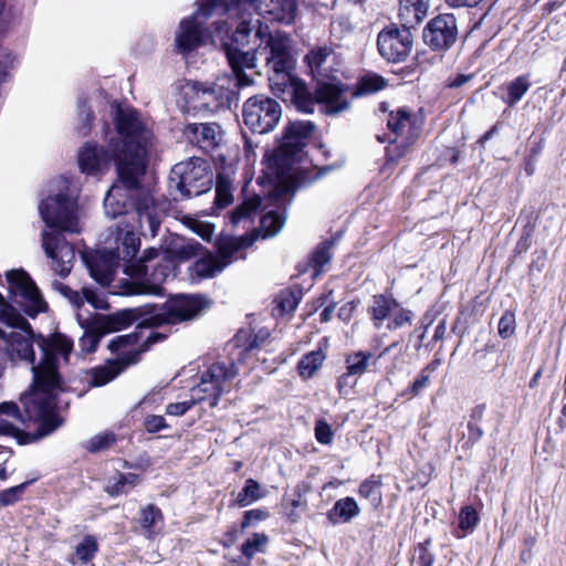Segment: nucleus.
Returning <instances> with one entry per match:
<instances>
[{
  "mask_svg": "<svg viewBox=\"0 0 566 566\" xmlns=\"http://www.w3.org/2000/svg\"><path fill=\"white\" fill-rule=\"evenodd\" d=\"M223 50L232 69V75H222L212 84L193 83L186 87L188 103L196 111L216 112L230 107L238 101V90L250 86L253 81L244 70L256 66V56H263L272 71L269 76L274 94L290 95L295 107L312 113L316 104L328 115H336L349 107L348 93L336 83L318 82L314 98L310 97L304 84L292 74L293 59L290 38L286 33H272L260 19L241 21L231 35V42H223Z\"/></svg>",
  "mask_w": 566,
  "mask_h": 566,
  "instance_id": "obj_1",
  "label": "nucleus"
},
{
  "mask_svg": "<svg viewBox=\"0 0 566 566\" xmlns=\"http://www.w3.org/2000/svg\"><path fill=\"white\" fill-rule=\"evenodd\" d=\"M116 136L107 145L85 143L77 155L78 167L86 175L97 176L114 164L118 182L104 199L105 213L111 218L132 214L137 218L140 234L154 238L160 226V210L149 190L140 186L154 146L151 123L133 107H117Z\"/></svg>",
  "mask_w": 566,
  "mask_h": 566,
  "instance_id": "obj_2",
  "label": "nucleus"
},
{
  "mask_svg": "<svg viewBox=\"0 0 566 566\" xmlns=\"http://www.w3.org/2000/svg\"><path fill=\"white\" fill-rule=\"evenodd\" d=\"M116 248L98 251L94 255L82 253V260L91 276L101 285H108L115 269L123 262V272L132 279L122 282V294L139 295L163 293V284L175 276V261L159 249L149 248L135 259L140 248L139 237L130 229L118 228Z\"/></svg>",
  "mask_w": 566,
  "mask_h": 566,
  "instance_id": "obj_3",
  "label": "nucleus"
},
{
  "mask_svg": "<svg viewBox=\"0 0 566 566\" xmlns=\"http://www.w3.org/2000/svg\"><path fill=\"white\" fill-rule=\"evenodd\" d=\"M14 331L0 337V344L13 364L30 366L33 374V385L30 392L22 395V401L32 415H40L43 399L50 395L59 396L65 390V384L59 373L60 360L67 361L73 348V342L62 334L45 338L35 334L30 324L15 326Z\"/></svg>",
  "mask_w": 566,
  "mask_h": 566,
  "instance_id": "obj_4",
  "label": "nucleus"
},
{
  "mask_svg": "<svg viewBox=\"0 0 566 566\" xmlns=\"http://www.w3.org/2000/svg\"><path fill=\"white\" fill-rule=\"evenodd\" d=\"M39 213L45 223L41 232V245L52 261V269L60 277H66L75 261L74 247L63 232L81 233L80 209L76 196L70 190V181L59 178L50 185V193L39 203Z\"/></svg>",
  "mask_w": 566,
  "mask_h": 566,
  "instance_id": "obj_5",
  "label": "nucleus"
},
{
  "mask_svg": "<svg viewBox=\"0 0 566 566\" xmlns=\"http://www.w3.org/2000/svg\"><path fill=\"white\" fill-rule=\"evenodd\" d=\"M260 0H198L197 10L179 22L175 33V46L178 53L187 55L205 45L213 38L208 20L214 15H241L256 11ZM245 20L242 18L241 21Z\"/></svg>",
  "mask_w": 566,
  "mask_h": 566,
  "instance_id": "obj_6",
  "label": "nucleus"
},
{
  "mask_svg": "<svg viewBox=\"0 0 566 566\" xmlns=\"http://www.w3.org/2000/svg\"><path fill=\"white\" fill-rule=\"evenodd\" d=\"M10 303L0 293V322L8 326H21L25 318L19 308L30 317L48 310L40 290L24 270H10L6 274Z\"/></svg>",
  "mask_w": 566,
  "mask_h": 566,
  "instance_id": "obj_7",
  "label": "nucleus"
},
{
  "mask_svg": "<svg viewBox=\"0 0 566 566\" xmlns=\"http://www.w3.org/2000/svg\"><path fill=\"white\" fill-rule=\"evenodd\" d=\"M315 126L310 120H295L285 129L280 146L268 159V175L277 182L285 184L292 178L293 165L302 158Z\"/></svg>",
  "mask_w": 566,
  "mask_h": 566,
  "instance_id": "obj_8",
  "label": "nucleus"
},
{
  "mask_svg": "<svg viewBox=\"0 0 566 566\" xmlns=\"http://www.w3.org/2000/svg\"><path fill=\"white\" fill-rule=\"evenodd\" d=\"M205 302L198 295L178 294L170 297L160 307L147 305L138 307L137 329L175 325L195 318L203 308Z\"/></svg>",
  "mask_w": 566,
  "mask_h": 566,
  "instance_id": "obj_9",
  "label": "nucleus"
},
{
  "mask_svg": "<svg viewBox=\"0 0 566 566\" xmlns=\"http://www.w3.org/2000/svg\"><path fill=\"white\" fill-rule=\"evenodd\" d=\"M108 348L112 353L118 355L116 361H109L105 366H99L91 371L88 382L92 386H104L113 380L125 367L136 364L140 355L147 349L146 342H142L138 332L118 335L111 339Z\"/></svg>",
  "mask_w": 566,
  "mask_h": 566,
  "instance_id": "obj_10",
  "label": "nucleus"
},
{
  "mask_svg": "<svg viewBox=\"0 0 566 566\" xmlns=\"http://www.w3.org/2000/svg\"><path fill=\"white\" fill-rule=\"evenodd\" d=\"M57 396L50 395V399H43L40 407H43L40 415H32L27 405L21 400L24 411L30 420L39 422V427L34 432H25L21 430L12 418L0 417V434L14 438L19 444H30L42 440L50 436L62 426V418L55 412Z\"/></svg>",
  "mask_w": 566,
  "mask_h": 566,
  "instance_id": "obj_11",
  "label": "nucleus"
},
{
  "mask_svg": "<svg viewBox=\"0 0 566 566\" xmlns=\"http://www.w3.org/2000/svg\"><path fill=\"white\" fill-rule=\"evenodd\" d=\"M212 174L207 161L192 157L176 164L169 176V188L178 192L180 198L199 196L210 190Z\"/></svg>",
  "mask_w": 566,
  "mask_h": 566,
  "instance_id": "obj_12",
  "label": "nucleus"
},
{
  "mask_svg": "<svg viewBox=\"0 0 566 566\" xmlns=\"http://www.w3.org/2000/svg\"><path fill=\"white\" fill-rule=\"evenodd\" d=\"M237 376L238 368L232 360L213 363L201 371L199 382L190 394L195 401L216 407L220 397L231 391Z\"/></svg>",
  "mask_w": 566,
  "mask_h": 566,
  "instance_id": "obj_13",
  "label": "nucleus"
},
{
  "mask_svg": "<svg viewBox=\"0 0 566 566\" xmlns=\"http://www.w3.org/2000/svg\"><path fill=\"white\" fill-rule=\"evenodd\" d=\"M254 238L248 234L240 237L222 235L217 242V255L208 253L189 266L191 277L208 279L222 272L235 261V254L253 244Z\"/></svg>",
  "mask_w": 566,
  "mask_h": 566,
  "instance_id": "obj_14",
  "label": "nucleus"
},
{
  "mask_svg": "<svg viewBox=\"0 0 566 566\" xmlns=\"http://www.w3.org/2000/svg\"><path fill=\"white\" fill-rule=\"evenodd\" d=\"M281 116V105L275 99L262 94L249 97L243 104V122L256 134H266L273 130Z\"/></svg>",
  "mask_w": 566,
  "mask_h": 566,
  "instance_id": "obj_15",
  "label": "nucleus"
},
{
  "mask_svg": "<svg viewBox=\"0 0 566 566\" xmlns=\"http://www.w3.org/2000/svg\"><path fill=\"white\" fill-rule=\"evenodd\" d=\"M139 312V310L127 308L103 317L96 327L83 333L78 340L81 350L85 354L94 352L104 335L120 331L137 322Z\"/></svg>",
  "mask_w": 566,
  "mask_h": 566,
  "instance_id": "obj_16",
  "label": "nucleus"
},
{
  "mask_svg": "<svg viewBox=\"0 0 566 566\" xmlns=\"http://www.w3.org/2000/svg\"><path fill=\"white\" fill-rule=\"evenodd\" d=\"M413 38L407 28H386L377 38L379 54L388 62H403L412 50Z\"/></svg>",
  "mask_w": 566,
  "mask_h": 566,
  "instance_id": "obj_17",
  "label": "nucleus"
},
{
  "mask_svg": "<svg viewBox=\"0 0 566 566\" xmlns=\"http://www.w3.org/2000/svg\"><path fill=\"white\" fill-rule=\"evenodd\" d=\"M424 43L433 51H447L457 41V19L451 13H443L431 19L423 29Z\"/></svg>",
  "mask_w": 566,
  "mask_h": 566,
  "instance_id": "obj_18",
  "label": "nucleus"
},
{
  "mask_svg": "<svg viewBox=\"0 0 566 566\" xmlns=\"http://www.w3.org/2000/svg\"><path fill=\"white\" fill-rule=\"evenodd\" d=\"M379 109L382 113L389 112L387 127L396 136L395 139L415 143L421 133V119L406 107H397L389 111V104L381 103Z\"/></svg>",
  "mask_w": 566,
  "mask_h": 566,
  "instance_id": "obj_19",
  "label": "nucleus"
},
{
  "mask_svg": "<svg viewBox=\"0 0 566 566\" xmlns=\"http://www.w3.org/2000/svg\"><path fill=\"white\" fill-rule=\"evenodd\" d=\"M186 139L203 151L213 150L222 140V129L216 123H192L184 129Z\"/></svg>",
  "mask_w": 566,
  "mask_h": 566,
  "instance_id": "obj_20",
  "label": "nucleus"
},
{
  "mask_svg": "<svg viewBox=\"0 0 566 566\" xmlns=\"http://www.w3.org/2000/svg\"><path fill=\"white\" fill-rule=\"evenodd\" d=\"M335 53L331 46H316L313 48L305 56V61L313 74V76H321L323 78H332L335 64Z\"/></svg>",
  "mask_w": 566,
  "mask_h": 566,
  "instance_id": "obj_21",
  "label": "nucleus"
},
{
  "mask_svg": "<svg viewBox=\"0 0 566 566\" xmlns=\"http://www.w3.org/2000/svg\"><path fill=\"white\" fill-rule=\"evenodd\" d=\"M297 10L296 0H271L266 4L264 18L281 24H291L295 20Z\"/></svg>",
  "mask_w": 566,
  "mask_h": 566,
  "instance_id": "obj_22",
  "label": "nucleus"
},
{
  "mask_svg": "<svg viewBox=\"0 0 566 566\" xmlns=\"http://www.w3.org/2000/svg\"><path fill=\"white\" fill-rule=\"evenodd\" d=\"M360 507L357 501L352 496L337 500L333 507L327 512V520L333 525L349 523L358 516Z\"/></svg>",
  "mask_w": 566,
  "mask_h": 566,
  "instance_id": "obj_23",
  "label": "nucleus"
},
{
  "mask_svg": "<svg viewBox=\"0 0 566 566\" xmlns=\"http://www.w3.org/2000/svg\"><path fill=\"white\" fill-rule=\"evenodd\" d=\"M399 303L390 295H374L369 306V313L376 328H379L386 319L391 317Z\"/></svg>",
  "mask_w": 566,
  "mask_h": 566,
  "instance_id": "obj_24",
  "label": "nucleus"
},
{
  "mask_svg": "<svg viewBox=\"0 0 566 566\" xmlns=\"http://www.w3.org/2000/svg\"><path fill=\"white\" fill-rule=\"evenodd\" d=\"M52 287L76 308H80L85 302L90 303L95 308L97 307V296L92 289L83 287L82 293H80L60 281H53Z\"/></svg>",
  "mask_w": 566,
  "mask_h": 566,
  "instance_id": "obj_25",
  "label": "nucleus"
},
{
  "mask_svg": "<svg viewBox=\"0 0 566 566\" xmlns=\"http://www.w3.org/2000/svg\"><path fill=\"white\" fill-rule=\"evenodd\" d=\"M260 206L261 198L259 196H254L252 198L244 200L230 214V222L233 226L243 223L245 227L247 224H251L253 219L258 214Z\"/></svg>",
  "mask_w": 566,
  "mask_h": 566,
  "instance_id": "obj_26",
  "label": "nucleus"
},
{
  "mask_svg": "<svg viewBox=\"0 0 566 566\" xmlns=\"http://www.w3.org/2000/svg\"><path fill=\"white\" fill-rule=\"evenodd\" d=\"M371 355L367 352H357L346 358L347 373L339 380V386L347 385L350 377L361 376L368 368Z\"/></svg>",
  "mask_w": 566,
  "mask_h": 566,
  "instance_id": "obj_27",
  "label": "nucleus"
},
{
  "mask_svg": "<svg viewBox=\"0 0 566 566\" xmlns=\"http://www.w3.org/2000/svg\"><path fill=\"white\" fill-rule=\"evenodd\" d=\"M139 483V475L135 473H117L108 480L105 491L111 496L127 494Z\"/></svg>",
  "mask_w": 566,
  "mask_h": 566,
  "instance_id": "obj_28",
  "label": "nucleus"
},
{
  "mask_svg": "<svg viewBox=\"0 0 566 566\" xmlns=\"http://www.w3.org/2000/svg\"><path fill=\"white\" fill-rule=\"evenodd\" d=\"M381 486V476L373 474L360 483L358 494L368 500L374 507H378L382 503Z\"/></svg>",
  "mask_w": 566,
  "mask_h": 566,
  "instance_id": "obj_29",
  "label": "nucleus"
},
{
  "mask_svg": "<svg viewBox=\"0 0 566 566\" xmlns=\"http://www.w3.org/2000/svg\"><path fill=\"white\" fill-rule=\"evenodd\" d=\"M265 495L266 491L262 489L258 481L248 479L242 490L238 493L234 503L239 507H245L263 499Z\"/></svg>",
  "mask_w": 566,
  "mask_h": 566,
  "instance_id": "obj_30",
  "label": "nucleus"
},
{
  "mask_svg": "<svg viewBox=\"0 0 566 566\" xmlns=\"http://www.w3.org/2000/svg\"><path fill=\"white\" fill-rule=\"evenodd\" d=\"M458 518V528L454 531L457 538H463L468 534H471L480 521L476 510L471 505L463 506L460 510Z\"/></svg>",
  "mask_w": 566,
  "mask_h": 566,
  "instance_id": "obj_31",
  "label": "nucleus"
},
{
  "mask_svg": "<svg viewBox=\"0 0 566 566\" xmlns=\"http://www.w3.org/2000/svg\"><path fill=\"white\" fill-rule=\"evenodd\" d=\"M531 85L528 75L524 74L515 77L506 84L507 97L504 102L511 107L516 105L530 90Z\"/></svg>",
  "mask_w": 566,
  "mask_h": 566,
  "instance_id": "obj_32",
  "label": "nucleus"
},
{
  "mask_svg": "<svg viewBox=\"0 0 566 566\" xmlns=\"http://www.w3.org/2000/svg\"><path fill=\"white\" fill-rule=\"evenodd\" d=\"M285 211L270 210L261 218V231L263 237L277 234L285 224Z\"/></svg>",
  "mask_w": 566,
  "mask_h": 566,
  "instance_id": "obj_33",
  "label": "nucleus"
},
{
  "mask_svg": "<svg viewBox=\"0 0 566 566\" xmlns=\"http://www.w3.org/2000/svg\"><path fill=\"white\" fill-rule=\"evenodd\" d=\"M413 144L402 139L390 140V145L386 148V164L382 171L391 170L407 155Z\"/></svg>",
  "mask_w": 566,
  "mask_h": 566,
  "instance_id": "obj_34",
  "label": "nucleus"
},
{
  "mask_svg": "<svg viewBox=\"0 0 566 566\" xmlns=\"http://www.w3.org/2000/svg\"><path fill=\"white\" fill-rule=\"evenodd\" d=\"M97 549L98 546L95 537L92 535H87L83 538L81 543L77 544L75 553L71 557L70 562L73 565H76L78 563L86 564L93 559Z\"/></svg>",
  "mask_w": 566,
  "mask_h": 566,
  "instance_id": "obj_35",
  "label": "nucleus"
},
{
  "mask_svg": "<svg viewBox=\"0 0 566 566\" xmlns=\"http://www.w3.org/2000/svg\"><path fill=\"white\" fill-rule=\"evenodd\" d=\"M324 355L322 352H311L306 354L298 363L297 369L303 378L312 377L315 371L322 366Z\"/></svg>",
  "mask_w": 566,
  "mask_h": 566,
  "instance_id": "obj_36",
  "label": "nucleus"
},
{
  "mask_svg": "<svg viewBox=\"0 0 566 566\" xmlns=\"http://www.w3.org/2000/svg\"><path fill=\"white\" fill-rule=\"evenodd\" d=\"M115 442V433L112 431H104L85 441L84 448L90 452H98L111 448Z\"/></svg>",
  "mask_w": 566,
  "mask_h": 566,
  "instance_id": "obj_37",
  "label": "nucleus"
},
{
  "mask_svg": "<svg viewBox=\"0 0 566 566\" xmlns=\"http://www.w3.org/2000/svg\"><path fill=\"white\" fill-rule=\"evenodd\" d=\"M268 542L269 538L265 534L254 533L251 538L242 544L241 552L248 559H251L256 553L264 551Z\"/></svg>",
  "mask_w": 566,
  "mask_h": 566,
  "instance_id": "obj_38",
  "label": "nucleus"
},
{
  "mask_svg": "<svg viewBox=\"0 0 566 566\" xmlns=\"http://www.w3.org/2000/svg\"><path fill=\"white\" fill-rule=\"evenodd\" d=\"M413 314L411 311L403 308L400 304L392 312L391 317L388 319L387 328L395 331L412 324Z\"/></svg>",
  "mask_w": 566,
  "mask_h": 566,
  "instance_id": "obj_39",
  "label": "nucleus"
},
{
  "mask_svg": "<svg viewBox=\"0 0 566 566\" xmlns=\"http://www.w3.org/2000/svg\"><path fill=\"white\" fill-rule=\"evenodd\" d=\"M160 521L161 512L158 507L148 505L140 510V524L147 532L153 533Z\"/></svg>",
  "mask_w": 566,
  "mask_h": 566,
  "instance_id": "obj_40",
  "label": "nucleus"
},
{
  "mask_svg": "<svg viewBox=\"0 0 566 566\" xmlns=\"http://www.w3.org/2000/svg\"><path fill=\"white\" fill-rule=\"evenodd\" d=\"M300 301V293L284 291L276 298L277 308L280 310L281 314H291L296 310Z\"/></svg>",
  "mask_w": 566,
  "mask_h": 566,
  "instance_id": "obj_41",
  "label": "nucleus"
},
{
  "mask_svg": "<svg viewBox=\"0 0 566 566\" xmlns=\"http://www.w3.org/2000/svg\"><path fill=\"white\" fill-rule=\"evenodd\" d=\"M35 479L25 481L19 485L0 491V506H8L17 503L28 485H30Z\"/></svg>",
  "mask_w": 566,
  "mask_h": 566,
  "instance_id": "obj_42",
  "label": "nucleus"
},
{
  "mask_svg": "<svg viewBox=\"0 0 566 566\" xmlns=\"http://www.w3.org/2000/svg\"><path fill=\"white\" fill-rule=\"evenodd\" d=\"M386 86L384 77L377 74H367L359 81V92L363 94H373Z\"/></svg>",
  "mask_w": 566,
  "mask_h": 566,
  "instance_id": "obj_43",
  "label": "nucleus"
},
{
  "mask_svg": "<svg viewBox=\"0 0 566 566\" xmlns=\"http://www.w3.org/2000/svg\"><path fill=\"white\" fill-rule=\"evenodd\" d=\"M516 329L515 313L512 311H505L501 316L497 324V333L503 338H510L513 336Z\"/></svg>",
  "mask_w": 566,
  "mask_h": 566,
  "instance_id": "obj_44",
  "label": "nucleus"
},
{
  "mask_svg": "<svg viewBox=\"0 0 566 566\" xmlns=\"http://www.w3.org/2000/svg\"><path fill=\"white\" fill-rule=\"evenodd\" d=\"M329 250H331V244L323 243L313 253L312 261L316 268L317 273H319L323 270V268L329 262V260L332 258Z\"/></svg>",
  "mask_w": 566,
  "mask_h": 566,
  "instance_id": "obj_45",
  "label": "nucleus"
},
{
  "mask_svg": "<svg viewBox=\"0 0 566 566\" xmlns=\"http://www.w3.org/2000/svg\"><path fill=\"white\" fill-rule=\"evenodd\" d=\"M400 10L410 11V7L412 8L413 17L417 22L421 21L427 12V4L423 0H401Z\"/></svg>",
  "mask_w": 566,
  "mask_h": 566,
  "instance_id": "obj_46",
  "label": "nucleus"
},
{
  "mask_svg": "<svg viewBox=\"0 0 566 566\" xmlns=\"http://www.w3.org/2000/svg\"><path fill=\"white\" fill-rule=\"evenodd\" d=\"M232 200L230 186L223 181H219L216 189L214 203L218 208L227 207Z\"/></svg>",
  "mask_w": 566,
  "mask_h": 566,
  "instance_id": "obj_47",
  "label": "nucleus"
},
{
  "mask_svg": "<svg viewBox=\"0 0 566 566\" xmlns=\"http://www.w3.org/2000/svg\"><path fill=\"white\" fill-rule=\"evenodd\" d=\"M305 505V501L302 500L301 494L293 499L284 500V509L287 518L292 522H296L300 518V514L296 512V509Z\"/></svg>",
  "mask_w": 566,
  "mask_h": 566,
  "instance_id": "obj_48",
  "label": "nucleus"
},
{
  "mask_svg": "<svg viewBox=\"0 0 566 566\" xmlns=\"http://www.w3.org/2000/svg\"><path fill=\"white\" fill-rule=\"evenodd\" d=\"M315 438L322 444H329L333 440L331 426L324 420H317L315 423Z\"/></svg>",
  "mask_w": 566,
  "mask_h": 566,
  "instance_id": "obj_49",
  "label": "nucleus"
},
{
  "mask_svg": "<svg viewBox=\"0 0 566 566\" xmlns=\"http://www.w3.org/2000/svg\"><path fill=\"white\" fill-rule=\"evenodd\" d=\"M270 338V332L268 328H260L256 332H254L250 339L248 345L244 348V352H249L252 349H256L261 347L265 342Z\"/></svg>",
  "mask_w": 566,
  "mask_h": 566,
  "instance_id": "obj_50",
  "label": "nucleus"
},
{
  "mask_svg": "<svg viewBox=\"0 0 566 566\" xmlns=\"http://www.w3.org/2000/svg\"><path fill=\"white\" fill-rule=\"evenodd\" d=\"M78 116L83 122L82 126L80 127V134L85 136L91 129V122L93 119V114L85 102L78 104Z\"/></svg>",
  "mask_w": 566,
  "mask_h": 566,
  "instance_id": "obj_51",
  "label": "nucleus"
},
{
  "mask_svg": "<svg viewBox=\"0 0 566 566\" xmlns=\"http://www.w3.org/2000/svg\"><path fill=\"white\" fill-rule=\"evenodd\" d=\"M200 401H195L193 398L189 401H181L169 403L166 407V413L169 416H182L185 415L195 403H199Z\"/></svg>",
  "mask_w": 566,
  "mask_h": 566,
  "instance_id": "obj_52",
  "label": "nucleus"
},
{
  "mask_svg": "<svg viewBox=\"0 0 566 566\" xmlns=\"http://www.w3.org/2000/svg\"><path fill=\"white\" fill-rule=\"evenodd\" d=\"M268 517V512L264 510L255 509L244 513L243 521L241 523L242 528H247L251 525L252 521H262Z\"/></svg>",
  "mask_w": 566,
  "mask_h": 566,
  "instance_id": "obj_53",
  "label": "nucleus"
},
{
  "mask_svg": "<svg viewBox=\"0 0 566 566\" xmlns=\"http://www.w3.org/2000/svg\"><path fill=\"white\" fill-rule=\"evenodd\" d=\"M166 427L167 424L163 416L153 415L145 419V428L148 432H158Z\"/></svg>",
  "mask_w": 566,
  "mask_h": 566,
  "instance_id": "obj_54",
  "label": "nucleus"
},
{
  "mask_svg": "<svg viewBox=\"0 0 566 566\" xmlns=\"http://www.w3.org/2000/svg\"><path fill=\"white\" fill-rule=\"evenodd\" d=\"M0 417L12 418L14 420H21V415L17 403L14 402H2L0 403Z\"/></svg>",
  "mask_w": 566,
  "mask_h": 566,
  "instance_id": "obj_55",
  "label": "nucleus"
},
{
  "mask_svg": "<svg viewBox=\"0 0 566 566\" xmlns=\"http://www.w3.org/2000/svg\"><path fill=\"white\" fill-rule=\"evenodd\" d=\"M428 541L417 547L419 566H432L433 556L427 548Z\"/></svg>",
  "mask_w": 566,
  "mask_h": 566,
  "instance_id": "obj_56",
  "label": "nucleus"
},
{
  "mask_svg": "<svg viewBox=\"0 0 566 566\" xmlns=\"http://www.w3.org/2000/svg\"><path fill=\"white\" fill-rule=\"evenodd\" d=\"M430 376L421 370L420 375L416 378L410 387L412 396H418L429 384Z\"/></svg>",
  "mask_w": 566,
  "mask_h": 566,
  "instance_id": "obj_57",
  "label": "nucleus"
},
{
  "mask_svg": "<svg viewBox=\"0 0 566 566\" xmlns=\"http://www.w3.org/2000/svg\"><path fill=\"white\" fill-rule=\"evenodd\" d=\"M192 229L198 235L207 241H209L213 234V227L208 223L196 222Z\"/></svg>",
  "mask_w": 566,
  "mask_h": 566,
  "instance_id": "obj_58",
  "label": "nucleus"
},
{
  "mask_svg": "<svg viewBox=\"0 0 566 566\" xmlns=\"http://www.w3.org/2000/svg\"><path fill=\"white\" fill-rule=\"evenodd\" d=\"M482 0H446V3L451 8H462V7H475Z\"/></svg>",
  "mask_w": 566,
  "mask_h": 566,
  "instance_id": "obj_59",
  "label": "nucleus"
},
{
  "mask_svg": "<svg viewBox=\"0 0 566 566\" xmlns=\"http://www.w3.org/2000/svg\"><path fill=\"white\" fill-rule=\"evenodd\" d=\"M213 32L216 33V35L220 39V41H224V34H228L229 32V28H228V24L227 22H223V21H216L213 23Z\"/></svg>",
  "mask_w": 566,
  "mask_h": 566,
  "instance_id": "obj_60",
  "label": "nucleus"
},
{
  "mask_svg": "<svg viewBox=\"0 0 566 566\" xmlns=\"http://www.w3.org/2000/svg\"><path fill=\"white\" fill-rule=\"evenodd\" d=\"M468 427H469V438L471 440L478 441L479 439L482 438L483 430L479 426L469 423Z\"/></svg>",
  "mask_w": 566,
  "mask_h": 566,
  "instance_id": "obj_61",
  "label": "nucleus"
},
{
  "mask_svg": "<svg viewBox=\"0 0 566 566\" xmlns=\"http://www.w3.org/2000/svg\"><path fill=\"white\" fill-rule=\"evenodd\" d=\"M353 310L354 306L350 303L343 305L338 311V317L345 321L348 319Z\"/></svg>",
  "mask_w": 566,
  "mask_h": 566,
  "instance_id": "obj_62",
  "label": "nucleus"
},
{
  "mask_svg": "<svg viewBox=\"0 0 566 566\" xmlns=\"http://www.w3.org/2000/svg\"><path fill=\"white\" fill-rule=\"evenodd\" d=\"M335 311V304L327 305L321 313V322L326 323L331 319Z\"/></svg>",
  "mask_w": 566,
  "mask_h": 566,
  "instance_id": "obj_63",
  "label": "nucleus"
},
{
  "mask_svg": "<svg viewBox=\"0 0 566 566\" xmlns=\"http://www.w3.org/2000/svg\"><path fill=\"white\" fill-rule=\"evenodd\" d=\"M446 323L444 322H440L436 328H434V334H433V339L434 340H440L443 338L444 334H446Z\"/></svg>",
  "mask_w": 566,
  "mask_h": 566,
  "instance_id": "obj_64",
  "label": "nucleus"
}]
</instances>
